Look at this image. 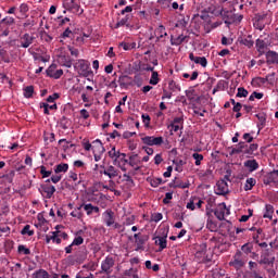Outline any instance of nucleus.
Segmentation results:
<instances>
[{"mask_svg": "<svg viewBox=\"0 0 278 278\" xmlns=\"http://www.w3.org/2000/svg\"><path fill=\"white\" fill-rule=\"evenodd\" d=\"M81 244H84V237L81 236L76 237L72 242L74 247H81Z\"/></svg>", "mask_w": 278, "mask_h": 278, "instance_id": "nucleus-54", "label": "nucleus"}, {"mask_svg": "<svg viewBox=\"0 0 278 278\" xmlns=\"http://www.w3.org/2000/svg\"><path fill=\"white\" fill-rule=\"evenodd\" d=\"M241 250L243 251V253H245L247 255H249V253H251V251L253 250V248L251 247V244L245 243L242 245Z\"/></svg>", "mask_w": 278, "mask_h": 278, "instance_id": "nucleus-64", "label": "nucleus"}, {"mask_svg": "<svg viewBox=\"0 0 278 278\" xmlns=\"http://www.w3.org/2000/svg\"><path fill=\"white\" fill-rule=\"evenodd\" d=\"M81 208H83V206H81V204L78 206V207H76L72 213H71V216L73 217V218H83L84 217V213H81Z\"/></svg>", "mask_w": 278, "mask_h": 278, "instance_id": "nucleus-38", "label": "nucleus"}, {"mask_svg": "<svg viewBox=\"0 0 278 278\" xmlns=\"http://www.w3.org/2000/svg\"><path fill=\"white\" fill-rule=\"evenodd\" d=\"M25 99H31L34 97V86H27L24 88Z\"/></svg>", "mask_w": 278, "mask_h": 278, "instance_id": "nucleus-40", "label": "nucleus"}, {"mask_svg": "<svg viewBox=\"0 0 278 278\" xmlns=\"http://www.w3.org/2000/svg\"><path fill=\"white\" fill-rule=\"evenodd\" d=\"M189 60L191 62H194V64H200L202 68H205L207 66V59L205 56H195L194 53L189 54Z\"/></svg>", "mask_w": 278, "mask_h": 278, "instance_id": "nucleus-15", "label": "nucleus"}, {"mask_svg": "<svg viewBox=\"0 0 278 278\" xmlns=\"http://www.w3.org/2000/svg\"><path fill=\"white\" fill-rule=\"evenodd\" d=\"M134 238L137 247L136 251H144V244L147 243V240H149V237L142 233H135Z\"/></svg>", "mask_w": 278, "mask_h": 278, "instance_id": "nucleus-11", "label": "nucleus"}, {"mask_svg": "<svg viewBox=\"0 0 278 278\" xmlns=\"http://www.w3.org/2000/svg\"><path fill=\"white\" fill-rule=\"evenodd\" d=\"M48 77H51L52 79H60L64 75L63 70H58V65L52 64L50 65L46 71Z\"/></svg>", "mask_w": 278, "mask_h": 278, "instance_id": "nucleus-10", "label": "nucleus"}, {"mask_svg": "<svg viewBox=\"0 0 278 278\" xmlns=\"http://www.w3.org/2000/svg\"><path fill=\"white\" fill-rule=\"evenodd\" d=\"M141 118L146 127H149L151 125V116H149V114H142Z\"/></svg>", "mask_w": 278, "mask_h": 278, "instance_id": "nucleus-56", "label": "nucleus"}, {"mask_svg": "<svg viewBox=\"0 0 278 278\" xmlns=\"http://www.w3.org/2000/svg\"><path fill=\"white\" fill-rule=\"evenodd\" d=\"M260 125H257L258 129H263L266 126V115L264 113H258L255 115Z\"/></svg>", "mask_w": 278, "mask_h": 278, "instance_id": "nucleus-33", "label": "nucleus"}, {"mask_svg": "<svg viewBox=\"0 0 278 278\" xmlns=\"http://www.w3.org/2000/svg\"><path fill=\"white\" fill-rule=\"evenodd\" d=\"M162 218H164V216L162 215V213H153L151 215V222L152 223H160V220H162Z\"/></svg>", "mask_w": 278, "mask_h": 278, "instance_id": "nucleus-49", "label": "nucleus"}, {"mask_svg": "<svg viewBox=\"0 0 278 278\" xmlns=\"http://www.w3.org/2000/svg\"><path fill=\"white\" fill-rule=\"evenodd\" d=\"M128 22H129V15H126L115 24V29H118V27H125V25H127Z\"/></svg>", "mask_w": 278, "mask_h": 278, "instance_id": "nucleus-46", "label": "nucleus"}, {"mask_svg": "<svg viewBox=\"0 0 278 278\" xmlns=\"http://www.w3.org/2000/svg\"><path fill=\"white\" fill-rule=\"evenodd\" d=\"M195 260L199 264H210L214 258V252L207 249V243L195 245Z\"/></svg>", "mask_w": 278, "mask_h": 278, "instance_id": "nucleus-1", "label": "nucleus"}, {"mask_svg": "<svg viewBox=\"0 0 278 278\" xmlns=\"http://www.w3.org/2000/svg\"><path fill=\"white\" fill-rule=\"evenodd\" d=\"M174 188H180L181 190H186V188H190V182H184L182 180L177 179L174 181Z\"/></svg>", "mask_w": 278, "mask_h": 278, "instance_id": "nucleus-32", "label": "nucleus"}, {"mask_svg": "<svg viewBox=\"0 0 278 278\" xmlns=\"http://www.w3.org/2000/svg\"><path fill=\"white\" fill-rule=\"evenodd\" d=\"M229 266H232V268H236L237 270L244 266V258H242V252L240 250L235 253L232 260L229 262Z\"/></svg>", "mask_w": 278, "mask_h": 278, "instance_id": "nucleus-8", "label": "nucleus"}, {"mask_svg": "<svg viewBox=\"0 0 278 278\" xmlns=\"http://www.w3.org/2000/svg\"><path fill=\"white\" fill-rule=\"evenodd\" d=\"M80 205L85 210L87 216H92V214H99V212H100L99 206H94V205H92L90 203H88V204H80Z\"/></svg>", "mask_w": 278, "mask_h": 278, "instance_id": "nucleus-18", "label": "nucleus"}, {"mask_svg": "<svg viewBox=\"0 0 278 278\" xmlns=\"http://www.w3.org/2000/svg\"><path fill=\"white\" fill-rule=\"evenodd\" d=\"M134 223H136V216L131 215L128 216L125 220H124V225L126 227H129L130 225H134Z\"/></svg>", "mask_w": 278, "mask_h": 278, "instance_id": "nucleus-57", "label": "nucleus"}, {"mask_svg": "<svg viewBox=\"0 0 278 278\" xmlns=\"http://www.w3.org/2000/svg\"><path fill=\"white\" fill-rule=\"evenodd\" d=\"M46 181L47 184H50L51 181L52 184H60V181H62V174L52 175L51 178Z\"/></svg>", "mask_w": 278, "mask_h": 278, "instance_id": "nucleus-43", "label": "nucleus"}, {"mask_svg": "<svg viewBox=\"0 0 278 278\" xmlns=\"http://www.w3.org/2000/svg\"><path fill=\"white\" fill-rule=\"evenodd\" d=\"M154 34L157 38V40L164 38L165 36H168V34L166 33V27H164V25H160L155 30Z\"/></svg>", "mask_w": 278, "mask_h": 278, "instance_id": "nucleus-25", "label": "nucleus"}, {"mask_svg": "<svg viewBox=\"0 0 278 278\" xmlns=\"http://www.w3.org/2000/svg\"><path fill=\"white\" fill-rule=\"evenodd\" d=\"M273 216H275V206H273L271 204H265V207L263 210V218L273 220Z\"/></svg>", "mask_w": 278, "mask_h": 278, "instance_id": "nucleus-16", "label": "nucleus"}, {"mask_svg": "<svg viewBox=\"0 0 278 278\" xmlns=\"http://www.w3.org/2000/svg\"><path fill=\"white\" fill-rule=\"evenodd\" d=\"M162 178H152L150 180V186H152V188H157V186H162Z\"/></svg>", "mask_w": 278, "mask_h": 278, "instance_id": "nucleus-53", "label": "nucleus"}, {"mask_svg": "<svg viewBox=\"0 0 278 278\" xmlns=\"http://www.w3.org/2000/svg\"><path fill=\"white\" fill-rule=\"evenodd\" d=\"M92 152L93 153H105V148L103 147V142L97 139L92 142Z\"/></svg>", "mask_w": 278, "mask_h": 278, "instance_id": "nucleus-21", "label": "nucleus"}, {"mask_svg": "<svg viewBox=\"0 0 278 278\" xmlns=\"http://www.w3.org/2000/svg\"><path fill=\"white\" fill-rule=\"evenodd\" d=\"M149 84L151 86H157L160 84V74L157 72L152 73Z\"/></svg>", "mask_w": 278, "mask_h": 278, "instance_id": "nucleus-35", "label": "nucleus"}, {"mask_svg": "<svg viewBox=\"0 0 278 278\" xmlns=\"http://www.w3.org/2000/svg\"><path fill=\"white\" fill-rule=\"evenodd\" d=\"M192 157H193V160H195V162H194V164H195V166H201V162H203V154H200V153H193L192 154Z\"/></svg>", "mask_w": 278, "mask_h": 278, "instance_id": "nucleus-47", "label": "nucleus"}, {"mask_svg": "<svg viewBox=\"0 0 278 278\" xmlns=\"http://www.w3.org/2000/svg\"><path fill=\"white\" fill-rule=\"evenodd\" d=\"M74 68L81 77H90V75H92V72L90 71V62L84 59L77 60L74 64Z\"/></svg>", "mask_w": 278, "mask_h": 278, "instance_id": "nucleus-2", "label": "nucleus"}, {"mask_svg": "<svg viewBox=\"0 0 278 278\" xmlns=\"http://www.w3.org/2000/svg\"><path fill=\"white\" fill-rule=\"evenodd\" d=\"M123 153L121 151H116V147H112V149L109 151V157L113 160V162H118V157H121Z\"/></svg>", "mask_w": 278, "mask_h": 278, "instance_id": "nucleus-26", "label": "nucleus"}, {"mask_svg": "<svg viewBox=\"0 0 278 278\" xmlns=\"http://www.w3.org/2000/svg\"><path fill=\"white\" fill-rule=\"evenodd\" d=\"M255 45L256 51H258L261 55H264L266 53V48L268 47L266 45V41H264L263 39H257Z\"/></svg>", "mask_w": 278, "mask_h": 278, "instance_id": "nucleus-24", "label": "nucleus"}, {"mask_svg": "<svg viewBox=\"0 0 278 278\" xmlns=\"http://www.w3.org/2000/svg\"><path fill=\"white\" fill-rule=\"evenodd\" d=\"M33 278H49V271L45 269H38L34 271Z\"/></svg>", "mask_w": 278, "mask_h": 278, "instance_id": "nucleus-31", "label": "nucleus"}, {"mask_svg": "<svg viewBox=\"0 0 278 278\" xmlns=\"http://www.w3.org/2000/svg\"><path fill=\"white\" fill-rule=\"evenodd\" d=\"M128 164L134 168V170H140V161L138 160V154H132L128 159Z\"/></svg>", "mask_w": 278, "mask_h": 278, "instance_id": "nucleus-19", "label": "nucleus"}, {"mask_svg": "<svg viewBox=\"0 0 278 278\" xmlns=\"http://www.w3.org/2000/svg\"><path fill=\"white\" fill-rule=\"evenodd\" d=\"M83 268H87V270L94 271V270H97V263L89 262L88 264L84 265Z\"/></svg>", "mask_w": 278, "mask_h": 278, "instance_id": "nucleus-59", "label": "nucleus"}, {"mask_svg": "<svg viewBox=\"0 0 278 278\" xmlns=\"http://www.w3.org/2000/svg\"><path fill=\"white\" fill-rule=\"evenodd\" d=\"M168 129H170L172 131H179L180 129H184V125L175 124L174 122H172L170 125L168 126Z\"/></svg>", "mask_w": 278, "mask_h": 278, "instance_id": "nucleus-52", "label": "nucleus"}, {"mask_svg": "<svg viewBox=\"0 0 278 278\" xmlns=\"http://www.w3.org/2000/svg\"><path fill=\"white\" fill-rule=\"evenodd\" d=\"M215 193L219 197H225V194H229V185L226 180H218L215 187Z\"/></svg>", "mask_w": 278, "mask_h": 278, "instance_id": "nucleus-9", "label": "nucleus"}, {"mask_svg": "<svg viewBox=\"0 0 278 278\" xmlns=\"http://www.w3.org/2000/svg\"><path fill=\"white\" fill-rule=\"evenodd\" d=\"M54 173H55V175H60V173H68V164L61 163L59 165H55Z\"/></svg>", "mask_w": 278, "mask_h": 278, "instance_id": "nucleus-27", "label": "nucleus"}, {"mask_svg": "<svg viewBox=\"0 0 278 278\" xmlns=\"http://www.w3.org/2000/svg\"><path fill=\"white\" fill-rule=\"evenodd\" d=\"M39 192L43 197V199H51L53 194H55V186L49 184L41 185L39 188Z\"/></svg>", "mask_w": 278, "mask_h": 278, "instance_id": "nucleus-7", "label": "nucleus"}, {"mask_svg": "<svg viewBox=\"0 0 278 278\" xmlns=\"http://www.w3.org/2000/svg\"><path fill=\"white\" fill-rule=\"evenodd\" d=\"M68 10H77L79 8V4L77 3V0H70L67 2Z\"/></svg>", "mask_w": 278, "mask_h": 278, "instance_id": "nucleus-58", "label": "nucleus"}, {"mask_svg": "<svg viewBox=\"0 0 278 278\" xmlns=\"http://www.w3.org/2000/svg\"><path fill=\"white\" fill-rule=\"evenodd\" d=\"M182 77H184L185 79H190V81H194V80H197V79L199 78V72H193V73L191 74V76H190V74H188V73H184V74H182Z\"/></svg>", "mask_w": 278, "mask_h": 278, "instance_id": "nucleus-44", "label": "nucleus"}, {"mask_svg": "<svg viewBox=\"0 0 278 278\" xmlns=\"http://www.w3.org/2000/svg\"><path fill=\"white\" fill-rule=\"evenodd\" d=\"M172 200H173V192H167V193H165V198L163 199V203L165 205H168V203H170Z\"/></svg>", "mask_w": 278, "mask_h": 278, "instance_id": "nucleus-61", "label": "nucleus"}, {"mask_svg": "<svg viewBox=\"0 0 278 278\" xmlns=\"http://www.w3.org/2000/svg\"><path fill=\"white\" fill-rule=\"evenodd\" d=\"M245 168H249L250 173H253V170H257L260 168V163H257L256 160H248L244 162Z\"/></svg>", "mask_w": 278, "mask_h": 278, "instance_id": "nucleus-22", "label": "nucleus"}, {"mask_svg": "<svg viewBox=\"0 0 278 278\" xmlns=\"http://www.w3.org/2000/svg\"><path fill=\"white\" fill-rule=\"evenodd\" d=\"M33 42L34 37H31L29 34H24L21 39V47H23V49H27Z\"/></svg>", "mask_w": 278, "mask_h": 278, "instance_id": "nucleus-20", "label": "nucleus"}, {"mask_svg": "<svg viewBox=\"0 0 278 278\" xmlns=\"http://www.w3.org/2000/svg\"><path fill=\"white\" fill-rule=\"evenodd\" d=\"M40 175L42 176V179H47V177H51L52 170H47V167L45 165H41L39 167Z\"/></svg>", "mask_w": 278, "mask_h": 278, "instance_id": "nucleus-39", "label": "nucleus"}, {"mask_svg": "<svg viewBox=\"0 0 278 278\" xmlns=\"http://www.w3.org/2000/svg\"><path fill=\"white\" fill-rule=\"evenodd\" d=\"M255 42L253 41V36L249 35L248 38L242 40V45H244V47H248L249 49H251V47H253Z\"/></svg>", "mask_w": 278, "mask_h": 278, "instance_id": "nucleus-45", "label": "nucleus"}, {"mask_svg": "<svg viewBox=\"0 0 278 278\" xmlns=\"http://www.w3.org/2000/svg\"><path fill=\"white\" fill-rule=\"evenodd\" d=\"M194 201H197V198L191 199L187 203V210H191V212H194V210H197V206L194 205Z\"/></svg>", "mask_w": 278, "mask_h": 278, "instance_id": "nucleus-60", "label": "nucleus"}, {"mask_svg": "<svg viewBox=\"0 0 278 278\" xmlns=\"http://www.w3.org/2000/svg\"><path fill=\"white\" fill-rule=\"evenodd\" d=\"M80 117L84 118V121H88L90 118V113L86 109L80 110Z\"/></svg>", "mask_w": 278, "mask_h": 278, "instance_id": "nucleus-63", "label": "nucleus"}, {"mask_svg": "<svg viewBox=\"0 0 278 278\" xmlns=\"http://www.w3.org/2000/svg\"><path fill=\"white\" fill-rule=\"evenodd\" d=\"M127 79H129V76H127V75L119 76L118 84H119L121 88H125V86H127Z\"/></svg>", "mask_w": 278, "mask_h": 278, "instance_id": "nucleus-55", "label": "nucleus"}, {"mask_svg": "<svg viewBox=\"0 0 278 278\" xmlns=\"http://www.w3.org/2000/svg\"><path fill=\"white\" fill-rule=\"evenodd\" d=\"M255 184H257V180H255V178H248L244 185V190L245 191L253 190V187L255 186Z\"/></svg>", "mask_w": 278, "mask_h": 278, "instance_id": "nucleus-36", "label": "nucleus"}, {"mask_svg": "<svg viewBox=\"0 0 278 278\" xmlns=\"http://www.w3.org/2000/svg\"><path fill=\"white\" fill-rule=\"evenodd\" d=\"M236 97H238L240 99L242 97H249V91L247 89L242 88V87H239Z\"/></svg>", "mask_w": 278, "mask_h": 278, "instance_id": "nucleus-50", "label": "nucleus"}, {"mask_svg": "<svg viewBox=\"0 0 278 278\" xmlns=\"http://www.w3.org/2000/svg\"><path fill=\"white\" fill-rule=\"evenodd\" d=\"M119 47H122L124 49V51H131V49H136V42H121Z\"/></svg>", "mask_w": 278, "mask_h": 278, "instance_id": "nucleus-42", "label": "nucleus"}, {"mask_svg": "<svg viewBox=\"0 0 278 278\" xmlns=\"http://www.w3.org/2000/svg\"><path fill=\"white\" fill-rule=\"evenodd\" d=\"M88 257V250L86 248H79V250L74 254V260L77 264H84Z\"/></svg>", "mask_w": 278, "mask_h": 278, "instance_id": "nucleus-13", "label": "nucleus"}, {"mask_svg": "<svg viewBox=\"0 0 278 278\" xmlns=\"http://www.w3.org/2000/svg\"><path fill=\"white\" fill-rule=\"evenodd\" d=\"M155 244L160 245V251H164L167 247L166 236L164 237H156Z\"/></svg>", "mask_w": 278, "mask_h": 278, "instance_id": "nucleus-28", "label": "nucleus"}, {"mask_svg": "<svg viewBox=\"0 0 278 278\" xmlns=\"http://www.w3.org/2000/svg\"><path fill=\"white\" fill-rule=\"evenodd\" d=\"M126 157H127V154L122 153L121 156L117 159V161L114 162V164H116V166L121 168L123 173H127V164L129 161Z\"/></svg>", "mask_w": 278, "mask_h": 278, "instance_id": "nucleus-14", "label": "nucleus"}, {"mask_svg": "<svg viewBox=\"0 0 278 278\" xmlns=\"http://www.w3.org/2000/svg\"><path fill=\"white\" fill-rule=\"evenodd\" d=\"M100 175H105L106 177H109V179H114L118 177V169L114 167V165H100Z\"/></svg>", "mask_w": 278, "mask_h": 278, "instance_id": "nucleus-5", "label": "nucleus"}, {"mask_svg": "<svg viewBox=\"0 0 278 278\" xmlns=\"http://www.w3.org/2000/svg\"><path fill=\"white\" fill-rule=\"evenodd\" d=\"M255 99H264V93L254 91L249 98V101H255Z\"/></svg>", "mask_w": 278, "mask_h": 278, "instance_id": "nucleus-51", "label": "nucleus"}, {"mask_svg": "<svg viewBox=\"0 0 278 278\" xmlns=\"http://www.w3.org/2000/svg\"><path fill=\"white\" fill-rule=\"evenodd\" d=\"M114 257L112 256H106L105 260L102 261L101 263V271L104 275H112V269L114 268Z\"/></svg>", "mask_w": 278, "mask_h": 278, "instance_id": "nucleus-3", "label": "nucleus"}, {"mask_svg": "<svg viewBox=\"0 0 278 278\" xmlns=\"http://www.w3.org/2000/svg\"><path fill=\"white\" fill-rule=\"evenodd\" d=\"M141 142L148 147H161L164 144V137L146 136L141 138Z\"/></svg>", "mask_w": 278, "mask_h": 278, "instance_id": "nucleus-4", "label": "nucleus"}, {"mask_svg": "<svg viewBox=\"0 0 278 278\" xmlns=\"http://www.w3.org/2000/svg\"><path fill=\"white\" fill-rule=\"evenodd\" d=\"M68 51L74 58H79V49L70 46Z\"/></svg>", "mask_w": 278, "mask_h": 278, "instance_id": "nucleus-62", "label": "nucleus"}, {"mask_svg": "<svg viewBox=\"0 0 278 278\" xmlns=\"http://www.w3.org/2000/svg\"><path fill=\"white\" fill-rule=\"evenodd\" d=\"M214 214L218 220H225V216H229L230 212L229 208H227V204L223 202L216 206Z\"/></svg>", "mask_w": 278, "mask_h": 278, "instance_id": "nucleus-6", "label": "nucleus"}, {"mask_svg": "<svg viewBox=\"0 0 278 278\" xmlns=\"http://www.w3.org/2000/svg\"><path fill=\"white\" fill-rule=\"evenodd\" d=\"M266 60L268 64H278V53L275 51H268L266 53Z\"/></svg>", "mask_w": 278, "mask_h": 278, "instance_id": "nucleus-23", "label": "nucleus"}, {"mask_svg": "<svg viewBox=\"0 0 278 278\" xmlns=\"http://www.w3.org/2000/svg\"><path fill=\"white\" fill-rule=\"evenodd\" d=\"M103 223L106 225V227H112L114 223L116 222V216L114 215V211L106 210L102 214Z\"/></svg>", "mask_w": 278, "mask_h": 278, "instance_id": "nucleus-12", "label": "nucleus"}, {"mask_svg": "<svg viewBox=\"0 0 278 278\" xmlns=\"http://www.w3.org/2000/svg\"><path fill=\"white\" fill-rule=\"evenodd\" d=\"M34 230L31 229V226L30 225H26L24 226V228L21 230V235L22 236H34Z\"/></svg>", "mask_w": 278, "mask_h": 278, "instance_id": "nucleus-41", "label": "nucleus"}, {"mask_svg": "<svg viewBox=\"0 0 278 278\" xmlns=\"http://www.w3.org/2000/svg\"><path fill=\"white\" fill-rule=\"evenodd\" d=\"M264 15L257 17V20L254 22L255 29H258L260 31L264 30V27H266V25L264 24Z\"/></svg>", "mask_w": 278, "mask_h": 278, "instance_id": "nucleus-29", "label": "nucleus"}, {"mask_svg": "<svg viewBox=\"0 0 278 278\" xmlns=\"http://www.w3.org/2000/svg\"><path fill=\"white\" fill-rule=\"evenodd\" d=\"M56 21H58L59 27H64V25H66V23H71V18H68V17H63V16H59V17L56 18Z\"/></svg>", "mask_w": 278, "mask_h": 278, "instance_id": "nucleus-48", "label": "nucleus"}, {"mask_svg": "<svg viewBox=\"0 0 278 278\" xmlns=\"http://www.w3.org/2000/svg\"><path fill=\"white\" fill-rule=\"evenodd\" d=\"M266 81H268V78L256 77V78L252 79V86H254L255 88H260V87L264 86V84H266Z\"/></svg>", "mask_w": 278, "mask_h": 278, "instance_id": "nucleus-30", "label": "nucleus"}, {"mask_svg": "<svg viewBox=\"0 0 278 278\" xmlns=\"http://www.w3.org/2000/svg\"><path fill=\"white\" fill-rule=\"evenodd\" d=\"M184 42H188V36L179 35L178 37H170V45L172 47H179L180 45H184Z\"/></svg>", "mask_w": 278, "mask_h": 278, "instance_id": "nucleus-17", "label": "nucleus"}, {"mask_svg": "<svg viewBox=\"0 0 278 278\" xmlns=\"http://www.w3.org/2000/svg\"><path fill=\"white\" fill-rule=\"evenodd\" d=\"M50 240H52L54 244H62V239L60 238V231L50 232Z\"/></svg>", "mask_w": 278, "mask_h": 278, "instance_id": "nucleus-34", "label": "nucleus"}, {"mask_svg": "<svg viewBox=\"0 0 278 278\" xmlns=\"http://www.w3.org/2000/svg\"><path fill=\"white\" fill-rule=\"evenodd\" d=\"M17 253H20V255H31V250H29L24 244H20L17 247Z\"/></svg>", "mask_w": 278, "mask_h": 278, "instance_id": "nucleus-37", "label": "nucleus"}]
</instances>
